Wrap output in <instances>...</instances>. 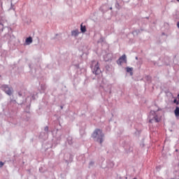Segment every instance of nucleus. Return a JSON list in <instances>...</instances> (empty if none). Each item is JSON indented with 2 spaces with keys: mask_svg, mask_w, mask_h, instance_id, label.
Masks as SVG:
<instances>
[{
  "mask_svg": "<svg viewBox=\"0 0 179 179\" xmlns=\"http://www.w3.org/2000/svg\"><path fill=\"white\" fill-rule=\"evenodd\" d=\"M162 121V113L151 110L150 113V120L149 122H160Z\"/></svg>",
  "mask_w": 179,
  "mask_h": 179,
  "instance_id": "1",
  "label": "nucleus"
},
{
  "mask_svg": "<svg viewBox=\"0 0 179 179\" xmlns=\"http://www.w3.org/2000/svg\"><path fill=\"white\" fill-rule=\"evenodd\" d=\"M92 136L94 139H96L97 142H99L100 143H103V138L104 137V134H103V131L101 129H95Z\"/></svg>",
  "mask_w": 179,
  "mask_h": 179,
  "instance_id": "2",
  "label": "nucleus"
},
{
  "mask_svg": "<svg viewBox=\"0 0 179 179\" xmlns=\"http://www.w3.org/2000/svg\"><path fill=\"white\" fill-rule=\"evenodd\" d=\"M91 68H92V72L94 73V75H99L101 73V70H100V65L99 64V62H96V61H92V64L91 66Z\"/></svg>",
  "mask_w": 179,
  "mask_h": 179,
  "instance_id": "3",
  "label": "nucleus"
},
{
  "mask_svg": "<svg viewBox=\"0 0 179 179\" xmlns=\"http://www.w3.org/2000/svg\"><path fill=\"white\" fill-rule=\"evenodd\" d=\"M1 89L6 94L12 96V94L13 93V89H12V87H9L8 85H3Z\"/></svg>",
  "mask_w": 179,
  "mask_h": 179,
  "instance_id": "4",
  "label": "nucleus"
},
{
  "mask_svg": "<svg viewBox=\"0 0 179 179\" xmlns=\"http://www.w3.org/2000/svg\"><path fill=\"white\" fill-rule=\"evenodd\" d=\"M127 64V56L125 55H123L122 57H120L118 60L117 61V65H122V64Z\"/></svg>",
  "mask_w": 179,
  "mask_h": 179,
  "instance_id": "5",
  "label": "nucleus"
},
{
  "mask_svg": "<svg viewBox=\"0 0 179 179\" xmlns=\"http://www.w3.org/2000/svg\"><path fill=\"white\" fill-rule=\"evenodd\" d=\"M25 43L27 45L31 44V43H33V38L31 36H29V38H27Z\"/></svg>",
  "mask_w": 179,
  "mask_h": 179,
  "instance_id": "6",
  "label": "nucleus"
},
{
  "mask_svg": "<svg viewBox=\"0 0 179 179\" xmlns=\"http://www.w3.org/2000/svg\"><path fill=\"white\" fill-rule=\"evenodd\" d=\"M71 34H72V36H74L75 37L79 36V30L76 29V30L71 31Z\"/></svg>",
  "mask_w": 179,
  "mask_h": 179,
  "instance_id": "7",
  "label": "nucleus"
},
{
  "mask_svg": "<svg viewBox=\"0 0 179 179\" xmlns=\"http://www.w3.org/2000/svg\"><path fill=\"white\" fill-rule=\"evenodd\" d=\"M80 30L82 33H86V26H83V23L80 24Z\"/></svg>",
  "mask_w": 179,
  "mask_h": 179,
  "instance_id": "8",
  "label": "nucleus"
},
{
  "mask_svg": "<svg viewBox=\"0 0 179 179\" xmlns=\"http://www.w3.org/2000/svg\"><path fill=\"white\" fill-rule=\"evenodd\" d=\"M174 113L176 117H179V107L176 106L175 110H174Z\"/></svg>",
  "mask_w": 179,
  "mask_h": 179,
  "instance_id": "9",
  "label": "nucleus"
},
{
  "mask_svg": "<svg viewBox=\"0 0 179 179\" xmlns=\"http://www.w3.org/2000/svg\"><path fill=\"white\" fill-rule=\"evenodd\" d=\"M132 71H134V69L127 67V72L130 73L131 76H132V75H134V73H132Z\"/></svg>",
  "mask_w": 179,
  "mask_h": 179,
  "instance_id": "10",
  "label": "nucleus"
},
{
  "mask_svg": "<svg viewBox=\"0 0 179 179\" xmlns=\"http://www.w3.org/2000/svg\"><path fill=\"white\" fill-rule=\"evenodd\" d=\"M173 103H174L175 104H176V106H178V105H179V101H177V99H175L173 100Z\"/></svg>",
  "mask_w": 179,
  "mask_h": 179,
  "instance_id": "11",
  "label": "nucleus"
},
{
  "mask_svg": "<svg viewBox=\"0 0 179 179\" xmlns=\"http://www.w3.org/2000/svg\"><path fill=\"white\" fill-rule=\"evenodd\" d=\"M3 166V162H0V168Z\"/></svg>",
  "mask_w": 179,
  "mask_h": 179,
  "instance_id": "12",
  "label": "nucleus"
},
{
  "mask_svg": "<svg viewBox=\"0 0 179 179\" xmlns=\"http://www.w3.org/2000/svg\"><path fill=\"white\" fill-rule=\"evenodd\" d=\"M44 129L46 132H48V127H45Z\"/></svg>",
  "mask_w": 179,
  "mask_h": 179,
  "instance_id": "13",
  "label": "nucleus"
},
{
  "mask_svg": "<svg viewBox=\"0 0 179 179\" xmlns=\"http://www.w3.org/2000/svg\"><path fill=\"white\" fill-rule=\"evenodd\" d=\"M133 179H137L136 178H133Z\"/></svg>",
  "mask_w": 179,
  "mask_h": 179,
  "instance_id": "14",
  "label": "nucleus"
},
{
  "mask_svg": "<svg viewBox=\"0 0 179 179\" xmlns=\"http://www.w3.org/2000/svg\"><path fill=\"white\" fill-rule=\"evenodd\" d=\"M178 2H179V0H177Z\"/></svg>",
  "mask_w": 179,
  "mask_h": 179,
  "instance_id": "15",
  "label": "nucleus"
},
{
  "mask_svg": "<svg viewBox=\"0 0 179 179\" xmlns=\"http://www.w3.org/2000/svg\"><path fill=\"white\" fill-rule=\"evenodd\" d=\"M178 96H179V94H178Z\"/></svg>",
  "mask_w": 179,
  "mask_h": 179,
  "instance_id": "16",
  "label": "nucleus"
}]
</instances>
